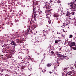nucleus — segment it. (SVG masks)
<instances>
[{
    "label": "nucleus",
    "mask_w": 76,
    "mask_h": 76,
    "mask_svg": "<svg viewBox=\"0 0 76 76\" xmlns=\"http://www.w3.org/2000/svg\"><path fill=\"white\" fill-rule=\"evenodd\" d=\"M56 71H57V70H56Z\"/></svg>",
    "instance_id": "obj_44"
},
{
    "label": "nucleus",
    "mask_w": 76,
    "mask_h": 76,
    "mask_svg": "<svg viewBox=\"0 0 76 76\" xmlns=\"http://www.w3.org/2000/svg\"><path fill=\"white\" fill-rule=\"evenodd\" d=\"M29 70V69H28Z\"/></svg>",
    "instance_id": "obj_41"
},
{
    "label": "nucleus",
    "mask_w": 76,
    "mask_h": 76,
    "mask_svg": "<svg viewBox=\"0 0 76 76\" xmlns=\"http://www.w3.org/2000/svg\"><path fill=\"white\" fill-rule=\"evenodd\" d=\"M42 69H42H41H41Z\"/></svg>",
    "instance_id": "obj_40"
},
{
    "label": "nucleus",
    "mask_w": 76,
    "mask_h": 76,
    "mask_svg": "<svg viewBox=\"0 0 76 76\" xmlns=\"http://www.w3.org/2000/svg\"><path fill=\"white\" fill-rule=\"evenodd\" d=\"M72 37H73V35H71L69 36V38H72Z\"/></svg>",
    "instance_id": "obj_12"
},
{
    "label": "nucleus",
    "mask_w": 76,
    "mask_h": 76,
    "mask_svg": "<svg viewBox=\"0 0 76 76\" xmlns=\"http://www.w3.org/2000/svg\"><path fill=\"white\" fill-rule=\"evenodd\" d=\"M60 16H62V14H61V15H60Z\"/></svg>",
    "instance_id": "obj_30"
},
{
    "label": "nucleus",
    "mask_w": 76,
    "mask_h": 76,
    "mask_svg": "<svg viewBox=\"0 0 76 76\" xmlns=\"http://www.w3.org/2000/svg\"><path fill=\"white\" fill-rule=\"evenodd\" d=\"M71 45H72V46H76V45H75V43L74 42H72L71 44Z\"/></svg>",
    "instance_id": "obj_6"
},
{
    "label": "nucleus",
    "mask_w": 76,
    "mask_h": 76,
    "mask_svg": "<svg viewBox=\"0 0 76 76\" xmlns=\"http://www.w3.org/2000/svg\"><path fill=\"white\" fill-rule=\"evenodd\" d=\"M62 58H66V57L65 56H62Z\"/></svg>",
    "instance_id": "obj_15"
},
{
    "label": "nucleus",
    "mask_w": 76,
    "mask_h": 76,
    "mask_svg": "<svg viewBox=\"0 0 76 76\" xmlns=\"http://www.w3.org/2000/svg\"><path fill=\"white\" fill-rule=\"evenodd\" d=\"M75 73V71L72 70L71 71H69V72H68L66 75L67 76H69V75H70L72 74H73Z\"/></svg>",
    "instance_id": "obj_2"
},
{
    "label": "nucleus",
    "mask_w": 76,
    "mask_h": 76,
    "mask_svg": "<svg viewBox=\"0 0 76 76\" xmlns=\"http://www.w3.org/2000/svg\"><path fill=\"white\" fill-rule=\"evenodd\" d=\"M58 3H61V1L60 0H58Z\"/></svg>",
    "instance_id": "obj_17"
},
{
    "label": "nucleus",
    "mask_w": 76,
    "mask_h": 76,
    "mask_svg": "<svg viewBox=\"0 0 76 76\" xmlns=\"http://www.w3.org/2000/svg\"><path fill=\"white\" fill-rule=\"evenodd\" d=\"M28 76H30V75H29Z\"/></svg>",
    "instance_id": "obj_37"
},
{
    "label": "nucleus",
    "mask_w": 76,
    "mask_h": 76,
    "mask_svg": "<svg viewBox=\"0 0 76 76\" xmlns=\"http://www.w3.org/2000/svg\"><path fill=\"white\" fill-rule=\"evenodd\" d=\"M34 27L35 28L36 27L37 28V27H38V25H34Z\"/></svg>",
    "instance_id": "obj_14"
},
{
    "label": "nucleus",
    "mask_w": 76,
    "mask_h": 76,
    "mask_svg": "<svg viewBox=\"0 0 76 76\" xmlns=\"http://www.w3.org/2000/svg\"><path fill=\"white\" fill-rule=\"evenodd\" d=\"M41 12H42V11H41Z\"/></svg>",
    "instance_id": "obj_43"
},
{
    "label": "nucleus",
    "mask_w": 76,
    "mask_h": 76,
    "mask_svg": "<svg viewBox=\"0 0 76 76\" xmlns=\"http://www.w3.org/2000/svg\"><path fill=\"white\" fill-rule=\"evenodd\" d=\"M49 72L50 73V74H51V73H52V72Z\"/></svg>",
    "instance_id": "obj_23"
},
{
    "label": "nucleus",
    "mask_w": 76,
    "mask_h": 76,
    "mask_svg": "<svg viewBox=\"0 0 76 76\" xmlns=\"http://www.w3.org/2000/svg\"><path fill=\"white\" fill-rule=\"evenodd\" d=\"M59 33L58 32H57V34H58Z\"/></svg>",
    "instance_id": "obj_31"
},
{
    "label": "nucleus",
    "mask_w": 76,
    "mask_h": 76,
    "mask_svg": "<svg viewBox=\"0 0 76 76\" xmlns=\"http://www.w3.org/2000/svg\"><path fill=\"white\" fill-rule=\"evenodd\" d=\"M11 45H16V44H15V43L13 42H11Z\"/></svg>",
    "instance_id": "obj_8"
},
{
    "label": "nucleus",
    "mask_w": 76,
    "mask_h": 76,
    "mask_svg": "<svg viewBox=\"0 0 76 76\" xmlns=\"http://www.w3.org/2000/svg\"><path fill=\"white\" fill-rule=\"evenodd\" d=\"M73 65V64H71L69 65L68 68H69V69H72Z\"/></svg>",
    "instance_id": "obj_4"
},
{
    "label": "nucleus",
    "mask_w": 76,
    "mask_h": 76,
    "mask_svg": "<svg viewBox=\"0 0 76 76\" xmlns=\"http://www.w3.org/2000/svg\"><path fill=\"white\" fill-rule=\"evenodd\" d=\"M64 32H66L67 31H64Z\"/></svg>",
    "instance_id": "obj_27"
},
{
    "label": "nucleus",
    "mask_w": 76,
    "mask_h": 76,
    "mask_svg": "<svg viewBox=\"0 0 76 76\" xmlns=\"http://www.w3.org/2000/svg\"><path fill=\"white\" fill-rule=\"evenodd\" d=\"M54 74L56 75H57V72H54Z\"/></svg>",
    "instance_id": "obj_22"
},
{
    "label": "nucleus",
    "mask_w": 76,
    "mask_h": 76,
    "mask_svg": "<svg viewBox=\"0 0 76 76\" xmlns=\"http://www.w3.org/2000/svg\"><path fill=\"white\" fill-rule=\"evenodd\" d=\"M36 16H37L36 14H34V19H35V18H36Z\"/></svg>",
    "instance_id": "obj_13"
},
{
    "label": "nucleus",
    "mask_w": 76,
    "mask_h": 76,
    "mask_svg": "<svg viewBox=\"0 0 76 76\" xmlns=\"http://www.w3.org/2000/svg\"><path fill=\"white\" fill-rule=\"evenodd\" d=\"M59 34H60V33H59Z\"/></svg>",
    "instance_id": "obj_38"
},
{
    "label": "nucleus",
    "mask_w": 76,
    "mask_h": 76,
    "mask_svg": "<svg viewBox=\"0 0 76 76\" xmlns=\"http://www.w3.org/2000/svg\"><path fill=\"white\" fill-rule=\"evenodd\" d=\"M36 33H37V31H36Z\"/></svg>",
    "instance_id": "obj_35"
},
{
    "label": "nucleus",
    "mask_w": 76,
    "mask_h": 76,
    "mask_svg": "<svg viewBox=\"0 0 76 76\" xmlns=\"http://www.w3.org/2000/svg\"><path fill=\"white\" fill-rule=\"evenodd\" d=\"M63 14H64V13H63Z\"/></svg>",
    "instance_id": "obj_42"
},
{
    "label": "nucleus",
    "mask_w": 76,
    "mask_h": 76,
    "mask_svg": "<svg viewBox=\"0 0 76 76\" xmlns=\"http://www.w3.org/2000/svg\"><path fill=\"white\" fill-rule=\"evenodd\" d=\"M5 76H9V75H5Z\"/></svg>",
    "instance_id": "obj_29"
},
{
    "label": "nucleus",
    "mask_w": 76,
    "mask_h": 76,
    "mask_svg": "<svg viewBox=\"0 0 76 76\" xmlns=\"http://www.w3.org/2000/svg\"><path fill=\"white\" fill-rule=\"evenodd\" d=\"M55 42V43H56V44H57V43H58V41H57V40H56Z\"/></svg>",
    "instance_id": "obj_18"
},
{
    "label": "nucleus",
    "mask_w": 76,
    "mask_h": 76,
    "mask_svg": "<svg viewBox=\"0 0 76 76\" xmlns=\"http://www.w3.org/2000/svg\"><path fill=\"white\" fill-rule=\"evenodd\" d=\"M35 0V1H36V0Z\"/></svg>",
    "instance_id": "obj_45"
},
{
    "label": "nucleus",
    "mask_w": 76,
    "mask_h": 76,
    "mask_svg": "<svg viewBox=\"0 0 76 76\" xmlns=\"http://www.w3.org/2000/svg\"><path fill=\"white\" fill-rule=\"evenodd\" d=\"M47 67H50V66H51V65L50 64H47Z\"/></svg>",
    "instance_id": "obj_10"
},
{
    "label": "nucleus",
    "mask_w": 76,
    "mask_h": 76,
    "mask_svg": "<svg viewBox=\"0 0 76 76\" xmlns=\"http://www.w3.org/2000/svg\"><path fill=\"white\" fill-rule=\"evenodd\" d=\"M76 0H73V1L72 2V4L71 3L69 4V5L71 7L70 9H69V13H68V15H73L75 14V12L74 11H75L76 9V5L74 4V3H75V2L76 1Z\"/></svg>",
    "instance_id": "obj_1"
},
{
    "label": "nucleus",
    "mask_w": 76,
    "mask_h": 76,
    "mask_svg": "<svg viewBox=\"0 0 76 76\" xmlns=\"http://www.w3.org/2000/svg\"><path fill=\"white\" fill-rule=\"evenodd\" d=\"M45 53H44V57H45Z\"/></svg>",
    "instance_id": "obj_26"
},
{
    "label": "nucleus",
    "mask_w": 76,
    "mask_h": 76,
    "mask_svg": "<svg viewBox=\"0 0 76 76\" xmlns=\"http://www.w3.org/2000/svg\"><path fill=\"white\" fill-rule=\"evenodd\" d=\"M69 25V23L66 24V26L68 25Z\"/></svg>",
    "instance_id": "obj_28"
},
{
    "label": "nucleus",
    "mask_w": 76,
    "mask_h": 76,
    "mask_svg": "<svg viewBox=\"0 0 76 76\" xmlns=\"http://www.w3.org/2000/svg\"><path fill=\"white\" fill-rule=\"evenodd\" d=\"M46 5L43 8L47 9H48V6H49V4H48V3L47 2H46Z\"/></svg>",
    "instance_id": "obj_3"
},
{
    "label": "nucleus",
    "mask_w": 76,
    "mask_h": 76,
    "mask_svg": "<svg viewBox=\"0 0 76 76\" xmlns=\"http://www.w3.org/2000/svg\"><path fill=\"white\" fill-rule=\"evenodd\" d=\"M62 76H64V75H62Z\"/></svg>",
    "instance_id": "obj_32"
},
{
    "label": "nucleus",
    "mask_w": 76,
    "mask_h": 76,
    "mask_svg": "<svg viewBox=\"0 0 76 76\" xmlns=\"http://www.w3.org/2000/svg\"><path fill=\"white\" fill-rule=\"evenodd\" d=\"M72 48L74 50H76V45L75 46V47H72Z\"/></svg>",
    "instance_id": "obj_7"
},
{
    "label": "nucleus",
    "mask_w": 76,
    "mask_h": 76,
    "mask_svg": "<svg viewBox=\"0 0 76 76\" xmlns=\"http://www.w3.org/2000/svg\"><path fill=\"white\" fill-rule=\"evenodd\" d=\"M33 3H35V4H37V2H34V1L33 0Z\"/></svg>",
    "instance_id": "obj_20"
},
{
    "label": "nucleus",
    "mask_w": 76,
    "mask_h": 76,
    "mask_svg": "<svg viewBox=\"0 0 76 76\" xmlns=\"http://www.w3.org/2000/svg\"><path fill=\"white\" fill-rule=\"evenodd\" d=\"M45 72H46L45 70H43L42 71L43 73H45Z\"/></svg>",
    "instance_id": "obj_16"
},
{
    "label": "nucleus",
    "mask_w": 76,
    "mask_h": 76,
    "mask_svg": "<svg viewBox=\"0 0 76 76\" xmlns=\"http://www.w3.org/2000/svg\"><path fill=\"white\" fill-rule=\"evenodd\" d=\"M75 35H76V33H75Z\"/></svg>",
    "instance_id": "obj_33"
},
{
    "label": "nucleus",
    "mask_w": 76,
    "mask_h": 76,
    "mask_svg": "<svg viewBox=\"0 0 76 76\" xmlns=\"http://www.w3.org/2000/svg\"><path fill=\"white\" fill-rule=\"evenodd\" d=\"M75 22L76 23V21H75V22H74V23H75Z\"/></svg>",
    "instance_id": "obj_34"
},
{
    "label": "nucleus",
    "mask_w": 76,
    "mask_h": 76,
    "mask_svg": "<svg viewBox=\"0 0 76 76\" xmlns=\"http://www.w3.org/2000/svg\"><path fill=\"white\" fill-rule=\"evenodd\" d=\"M50 3H51V2H52V1H52V0H50Z\"/></svg>",
    "instance_id": "obj_24"
},
{
    "label": "nucleus",
    "mask_w": 76,
    "mask_h": 76,
    "mask_svg": "<svg viewBox=\"0 0 76 76\" xmlns=\"http://www.w3.org/2000/svg\"><path fill=\"white\" fill-rule=\"evenodd\" d=\"M65 25H66L65 24V23H64L63 24V26H65Z\"/></svg>",
    "instance_id": "obj_21"
},
{
    "label": "nucleus",
    "mask_w": 76,
    "mask_h": 76,
    "mask_svg": "<svg viewBox=\"0 0 76 76\" xmlns=\"http://www.w3.org/2000/svg\"><path fill=\"white\" fill-rule=\"evenodd\" d=\"M18 58H19V59H22V56H19Z\"/></svg>",
    "instance_id": "obj_11"
},
{
    "label": "nucleus",
    "mask_w": 76,
    "mask_h": 76,
    "mask_svg": "<svg viewBox=\"0 0 76 76\" xmlns=\"http://www.w3.org/2000/svg\"><path fill=\"white\" fill-rule=\"evenodd\" d=\"M71 76H74L73 75H71Z\"/></svg>",
    "instance_id": "obj_36"
},
{
    "label": "nucleus",
    "mask_w": 76,
    "mask_h": 76,
    "mask_svg": "<svg viewBox=\"0 0 76 76\" xmlns=\"http://www.w3.org/2000/svg\"><path fill=\"white\" fill-rule=\"evenodd\" d=\"M58 66H59V65H58V64H56L55 65V67H54L55 70H56V68H57V67Z\"/></svg>",
    "instance_id": "obj_5"
},
{
    "label": "nucleus",
    "mask_w": 76,
    "mask_h": 76,
    "mask_svg": "<svg viewBox=\"0 0 76 76\" xmlns=\"http://www.w3.org/2000/svg\"><path fill=\"white\" fill-rule=\"evenodd\" d=\"M51 22H53V21H52V20H50V22H49V24H50V23H51Z\"/></svg>",
    "instance_id": "obj_19"
},
{
    "label": "nucleus",
    "mask_w": 76,
    "mask_h": 76,
    "mask_svg": "<svg viewBox=\"0 0 76 76\" xmlns=\"http://www.w3.org/2000/svg\"><path fill=\"white\" fill-rule=\"evenodd\" d=\"M51 53H52V54H54V52H53V51L51 52Z\"/></svg>",
    "instance_id": "obj_25"
},
{
    "label": "nucleus",
    "mask_w": 76,
    "mask_h": 76,
    "mask_svg": "<svg viewBox=\"0 0 76 76\" xmlns=\"http://www.w3.org/2000/svg\"><path fill=\"white\" fill-rule=\"evenodd\" d=\"M68 28H69V27H68Z\"/></svg>",
    "instance_id": "obj_39"
},
{
    "label": "nucleus",
    "mask_w": 76,
    "mask_h": 76,
    "mask_svg": "<svg viewBox=\"0 0 76 76\" xmlns=\"http://www.w3.org/2000/svg\"><path fill=\"white\" fill-rule=\"evenodd\" d=\"M54 17H55L56 18H58V15H54Z\"/></svg>",
    "instance_id": "obj_9"
}]
</instances>
